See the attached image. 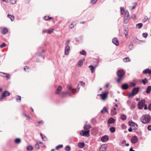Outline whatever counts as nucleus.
I'll list each match as a JSON object with an SVG mask.
<instances>
[{"label":"nucleus","instance_id":"26","mask_svg":"<svg viewBox=\"0 0 151 151\" xmlns=\"http://www.w3.org/2000/svg\"><path fill=\"white\" fill-rule=\"evenodd\" d=\"M120 118L122 120H124L126 119V116L124 114H123L121 116Z\"/></svg>","mask_w":151,"mask_h":151},{"label":"nucleus","instance_id":"21","mask_svg":"<svg viewBox=\"0 0 151 151\" xmlns=\"http://www.w3.org/2000/svg\"><path fill=\"white\" fill-rule=\"evenodd\" d=\"M143 73L145 74H147V73H151V70L149 69H146L143 71Z\"/></svg>","mask_w":151,"mask_h":151},{"label":"nucleus","instance_id":"60","mask_svg":"<svg viewBox=\"0 0 151 151\" xmlns=\"http://www.w3.org/2000/svg\"><path fill=\"white\" fill-rule=\"evenodd\" d=\"M147 129L151 131V125H149L147 127Z\"/></svg>","mask_w":151,"mask_h":151},{"label":"nucleus","instance_id":"47","mask_svg":"<svg viewBox=\"0 0 151 151\" xmlns=\"http://www.w3.org/2000/svg\"><path fill=\"white\" fill-rule=\"evenodd\" d=\"M16 99L18 101V100H19V101H20L21 99V97L20 96H16Z\"/></svg>","mask_w":151,"mask_h":151},{"label":"nucleus","instance_id":"34","mask_svg":"<svg viewBox=\"0 0 151 151\" xmlns=\"http://www.w3.org/2000/svg\"><path fill=\"white\" fill-rule=\"evenodd\" d=\"M33 149V147L31 146H28L27 147V150L28 151H32Z\"/></svg>","mask_w":151,"mask_h":151},{"label":"nucleus","instance_id":"61","mask_svg":"<svg viewBox=\"0 0 151 151\" xmlns=\"http://www.w3.org/2000/svg\"><path fill=\"white\" fill-rule=\"evenodd\" d=\"M97 0H91L92 3L93 4L95 3L97 1Z\"/></svg>","mask_w":151,"mask_h":151},{"label":"nucleus","instance_id":"2","mask_svg":"<svg viewBox=\"0 0 151 151\" xmlns=\"http://www.w3.org/2000/svg\"><path fill=\"white\" fill-rule=\"evenodd\" d=\"M124 74V71L122 70H119L117 71V74L119 78L117 80V82L119 83L123 79V76Z\"/></svg>","mask_w":151,"mask_h":151},{"label":"nucleus","instance_id":"30","mask_svg":"<svg viewBox=\"0 0 151 151\" xmlns=\"http://www.w3.org/2000/svg\"><path fill=\"white\" fill-rule=\"evenodd\" d=\"M21 142V140L19 138H17L15 140V142L17 144H19Z\"/></svg>","mask_w":151,"mask_h":151},{"label":"nucleus","instance_id":"5","mask_svg":"<svg viewBox=\"0 0 151 151\" xmlns=\"http://www.w3.org/2000/svg\"><path fill=\"white\" fill-rule=\"evenodd\" d=\"M145 101L144 100L142 99L140 101L138 104V108L139 109H142L144 105H145Z\"/></svg>","mask_w":151,"mask_h":151},{"label":"nucleus","instance_id":"41","mask_svg":"<svg viewBox=\"0 0 151 151\" xmlns=\"http://www.w3.org/2000/svg\"><path fill=\"white\" fill-rule=\"evenodd\" d=\"M120 9L121 10V14H123L124 12V9L122 7H120Z\"/></svg>","mask_w":151,"mask_h":151},{"label":"nucleus","instance_id":"8","mask_svg":"<svg viewBox=\"0 0 151 151\" xmlns=\"http://www.w3.org/2000/svg\"><path fill=\"white\" fill-rule=\"evenodd\" d=\"M108 93L107 92H102V93L100 95V96L102 100H105L107 98Z\"/></svg>","mask_w":151,"mask_h":151},{"label":"nucleus","instance_id":"27","mask_svg":"<svg viewBox=\"0 0 151 151\" xmlns=\"http://www.w3.org/2000/svg\"><path fill=\"white\" fill-rule=\"evenodd\" d=\"M8 32V30L7 29L4 28L2 31V33L3 34H5L7 33Z\"/></svg>","mask_w":151,"mask_h":151},{"label":"nucleus","instance_id":"39","mask_svg":"<svg viewBox=\"0 0 151 151\" xmlns=\"http://www.w3.org/2000/svg\"><path fill=\"white\" fill-rule=\"evenodd\" d=\"M128 30L127 29H125L124 30V33L126 37H127V36L128 35Z\"/></svg>","mask_w":151,"mask_h":151},{"label":"nucleus","instance_id":"1","mask_svg":"<svg viewBox=\"0 0 151 151\" xmlns=\"http://www.w3.org/2000/svg\"><path fill=\"white\" fill-rule=\"evenodd\" d=\"M150 119V116L149 115H144L141 118V121L143 124H147L149 122Z\"/></svg>","mask_w":151,"mask_h":151},{"label":"nucleus","instance_id":"13","mask_svg":"<svg viewBox=\"0 0 151 151\" xmlns=\"http://www.w3.org/2000/svg\"><path fill=\"white\" fill-rule=\"evenodd\" d=\"M115 122V120L112 118H110L108 121V124L109 126V124H114Z\"/></svg>","mask_w":151,"mask_h":151},{"label":"nucleus","instance_id":"31","mask_svg":"<svg viewBox=\"0 0 151 151\" xmlns=\"http://www.w3.org/2000/svg\"><path fill=\"white\" fill-rule=\"evenodd\" d=\"M108 109H107V108L106 107H104V108H103V109H102L101 111V112L102 113H103V112L104 111H105V112H108Z\"/></svg>","mask_w":151,"mask_h":151},{"label":"nucleus","instance_id":"29","mask_svg":"<svg viewBox=\"0 0 151 151\" xmlns=\"http://www.w3.org/2000/svg\"><path fill=\"white\" fill-rule=\"evenodd\" d=\"M7 16L10 18L12 21H13L14 19V16H11V15L8 14Z\"/></svg>","mask_w":151,"mask_h":151},{"label":"nucleus","instance_id":"48","mask_svg":"<svg viewBox=\"0 0 151 151\" xmlns=\"http://www.w3.org/2000/svg\"><path fill=\"white\" fill-rule=\"evenodd\" d=\"M132 18L134 20L136 18V15L135 14H133L132 16Z\"/></svg>","mask_w":151,"mask_h":151},{"label":"nucleus","instance_id":"33","mask_svg":"<svg viewBox=\"0 0 151 151\" xmlns=\"http://www.w3.org/2000/svg\"><path fill=\"white\" fill-rule=\"evenodd\" d=\"M130 60V59L128 57L125 58L123 59V61L125 62H129Z\"/></svg>","mask_w":151,"mask_h":151},{"label":"nucleus","instance_id":"7","mask_svg":"<svg viewBox=\"0 0 151 151\" xmlns=\"http://www.w3.org/2000/svg\"><path fill=\"white\" fill-rule=\"evenodd\" d=\"M129 126L134 127L133 129L134 130H136L137 129L138 125L137 124L133 122L132 121H130L129 122Z\"/></svg>","mask_w":151,"mask_h":151},{"label":"nucleus","instance_id":"44","mask_svg":"<svg viewBox=\"0 0 151 151\" xmlns=\"http://www.w3.org/2000/svg\"><path fill=\"white\" fill-rule=\"evenodd\" d=\"M68 88L69 90L72 91V93H74V91L75 90H73L71 86H68Z\"/></svg>","mask_w":151,"mask_h":151},{"label":"nucleus","instance_id":"35","mask_svg":"<svg viewBox=\"0 0 151 151\" xmlns=\"http://www.w3.org/2000/svg\"><path fill=\"white\" fill-rule=\"evenodd\" d=\"M116 114V111L111 109V114L112 115H115Z\"/></svg>","mask_w":151,"mask_h":151},{"label":"nucleus","instance_id":"16","mask_svg":"<svg viewBox=\"0 0 151 151\" xmlns=\"http://www.w3.org/2000/svg\"><path fill=\"white\" fill-rule=\"evenodd\" d=\"M62 89V87L61 86H59L58 87V88L57 89L55 93L57 94H59L60 92H61V91Z\"/></svg>","mask_w":151,"mask_h":151},{"label":"nucleus","instance_id":"57","mask_svg":"<svg viewBox=\"0 0 151 151\" xmlns=\"http://www.w3.org/2000/svg\"><path fill=\"white\" fill-rule=\"evenodd\" d=\"M0 73L1 74V75L3 77H5L6 75V74H4V73Z\"/></svg>","mask_w":151,"mask_h":151},{"label":"nucleus","instance_id":"42","mask_svg":"<svg viewBox=\"0 0 151 151\" xmlns=\"http://www.w3.org/2000/svg\"><path fill=\"white\" fill-rule=\"evenodd\" d=\"M54 29L53 28L47 31V33L49 34H51L52 32H53Z\"/></svg>","mask_w":151,"mask_h":151},{"label":"nucleus","instance_id":"6","mask_svg":"<svg viewBox=\"0 0 151 151\" xmlns=\"http://www.w3.org/2000/svg\"><path fill=\"white\" fill-rule=\"evenodd\" d=\"M89 130H82L80 132V134L83 136L88 137L90 136Z\"/></svg>","mask_w":151,"mask_h":151},{"label":"nucleus","instance_id":"17","mask_svg":"<svg viewBox=\"0 0 151 151\" xmlns=\"http://www.w3.org/2000/svg\"><path fill=\"white\" fill-rule=\"evenodd\" d=\"M129 17H124V22L125 24L127 23L129 21Z\"/></svg>","mask_w":151,"mask_h":151},{"label":"nucleus","instance_id":"18","mask_svg":"<svg viewBox=\"0 0 151 151\" xmlns=\"http://www.w3.org/2000/svg\"><path fill=\"white\" fill-rule=\"evenodd\" d=\"M84 60V59H83V60L81 59L78 62V67H81L82 65H83V62Z\"/></svg>","mask_w":151,"mask_h":151},{"label":"nucleus","instance_id":"36","mask_svg":"<svg viewBox=\"0 0 151 151\" xmlns=\"http://www.w3.org/2000/svg\"><path fill=\"white\" fill-rule=\"evenodd\" d=\"M71 150V147L69 145L66 146L65 147V150L66 151H69Z\"/></svg>","mask_w":151,"mask_h":151},{"label":"nucleus","instance_id":"4","mask_svg":"<svg viewBox=\"0 0 151 151\" xmlns=\"http://www.w3.org/2000/svg\"><path fill=\"white\" fill-rule=\"evenodd\" d=\"M10 95V93L7 91H4L1 94L0 97V100H2L5 99L6 96H9Z\"/></svg>","mask_w":151,"mask_h":151},{"label":"nucleus","instance_id":"45","mask_svg":"<svg viewBox=\"0 0 151 151\" xmlns=\"http://www.w3.org/2000/svg\"><path fill=\"white\" fill-rule=\"evenodd\" d=\"M11 3L12 4H14L16 3L17 1L16 0H10Z\"/></svg>","mask_w":151,"mask_h":151},{"label":"nucleus","instance_id":"3","mask_svg":"<svg viewBox=\"0 0 151 151\" xmlns=\"http://www.w3.org/2000/svg\"><path fill=\"white\" fill-rule=\"evenodd\" d=\"M139 91V88H135L133 89L131 92H130L128 95V97H133L136 95Z\"/></svg>","mask_w":151,"mask_h":151},{"label":"nucleus","instance_id":"24","mask_svg":"<svg viewBox=\"0 0 151 151\" xmlns=\"http://www.w3.org/2000/svg\"><path fill=\"white\" fill-rule=\"evenodd\" d=\"M143 26V24L142 23H139L136 24V27L139 29H140Z\"/></svg>","mask_w":151,"mask_h":151},{"label":"nucleus","instance_id":"56","mask_svg":"<svg viewBox=\"0 0 151 151\" xmlns=\"http://www.w3.org/2000/svg\"><path fill=\"white\" fill-rule=\"evenodd\" d=\"M144 19H145V20L143 21V22H145L148 19V18L146 16L144 17Z\"/></svg>","mask_w":151,"mask_h":151},{"label":"nucleus","instance_id":"63","mask_svg":"<svg viewBox=\"0 0 151 151\" xmlns=\"http://www.w3.org/2000/svg\"><path fill=\"white\" fill-rule=\"evenodd\" d=\"M130 103L131 102L130 100H128L127 101V103L128 105H129Z\"/></svg>","mask_w":151,"mask_h":151},{"label":"nucleus","instance_id":"50","mask_svg":"<svg viewBox=\"0 0 151 151\" xmlns=\"http://www.w3.org/2000/svg\"><path fill=\"white\" fill-rule=\"evenodd\" d=\"M6 44L5 43H4L2 45H0V47L1 48H2L3 47H6Z\"/></svg>","mask_w":151,"mask_h":151},{"label":"nucleus","instance_id":"14","mask_svg":"<svg viewBox=\"0 0 151 151\" xmlns=\"http://www.w3.org/2000/svg\"><path fill=\"white\" fill-rule=\"evenodd\" d=\"M112 42L113 43L116 45L117 46L119 45V42L117 39L115 37L114 38Z\"/></svg>","mask_w":151,"mask_h":151},{"label":"nucleus","instance_id":"53","mask_svg":"<svg viewBox=\"0 0 151 151\" xmlns=\"http://www.w3.org/2000/svg\"><path fill=\"white\" fill-rule=\"evenodd\" d=\"M70 42V40H68L66 42L65 44L66 45H68V44H69Z\"/></svg>","mask_w":151,"mask_h":151},{"label":"nucleus","instance_id":"64","mask_svg":"<svg viewBox=\"0 0 151 151\" xmlns=\"http://www.w3.org/2000/svg\"><path fill=\"white\" fill-rule=\"evenodd\" d=\"M44 19L45 20H47L49 19L48 17H45L44 18Z\"/></svg>","mask_w":151,"mask_h":151},{"label":"nucleus","instance_id":"55","mask_svg":"<svg viewBox=\"0 0 151 151\" xmlns=\"http://www.w3.org/2000/svg\"><path fill=\"white\" fill-rule=\"evenodd\" d=\"M5 77L7 79H8L10 78V76L9 74H6Z\"/></svg>","mask_w":151,"mask_h":151},{"label":"nucleus","instance_id":"22","mask_svg":"<svg viewBox=\"0 0 151 151\" xmlns=\"http://www.w3.org/2000/svg\"><path fill=\"white\" fill-rule=\"evenodd\" d=\"M91 127L89 124H86L84 126V128L85 130H89L88 129L91 128Z\"/></svg>","mask_w":151,"mask_h":151},{"label":"nucleus","instance_id":"12","mask_svg":"<svg viewBox=\"0 0 151 151\" xmlns=\"http://www.w3.org/2000/svg\"><path fill=\"white\" fill-rule=\"evenodd\" d=\"M107 147L106 145H103L101 146L100 148L99 151H106Z\"/></svg>","mask_w":151,"mask_h":151},{"label":"nucleus","instance_id":"49","mask_svg":"<svg viewBox=\"0 0 151 151\" xmlns=\"http://www.w3.org/2000/svg\"><path fill=\"white\" fill-rule=\"evenodd\" d=\"M147 35H148V34L146 32L144 33H143V34L142 35L143 37L145 38L146 37H147Z\"/></svg>","mask_w":151,"mask_h":151},{"label":"nucleus","instance_id":"52","mask_svg":"<svg viewBox=\"0 0 151 151\" xmlns=\"http://www.w3.org/2000/svg\"><path fill=\"white\" fill-rule=\"evenodd\" d=\"M80 83L81 85L83 86V87L85 85V83H84L82 81H80Z\"/></svg>","mask_w":151,"mask_h":151},{"label":"nucleus","instance_id":"32","mask_svg":"<svg viewBox=\"0 0 151 151\" xmlns=\"http://www.w3.org/2000/svg\"><path fill=\"white\" fill-rule=\"evenodd\" d=\"M80 54L81 55H86V52L85 50H82L80 52Z\"/></svg>","mask_w":151,"mask_h":151},{"label":"nucleus","instance_id":"46","mask_svg":"<svg viewBox=\"0 0 151 151\" xmlns=\"http://www.w3.org/2000/svg\"><path fill=\"white\" fill-rule=\"evenodd\" d=\"M135 103H132L131 104L130 106L132 109L134 108L135 107Z\"/></svg>","mask_w":151,"mask_h":151},{"label":"nucleus","instance_id":"54","mask_svg":"<svg viewBox=\"0 0 151 151\" xmlns=\"http://www.w3.org/2000/svg\"><path fill=\"white\" fill-rule=\"evenodd\" d=\"M35 147L37 149H39L40 148V146L38 144H36L35 145Z\"/></svg>","mask_w":151,"mask_h":151},{"label":"nucleus","instance_id":"58","mask_svg":"<svg viewBox=\"0 0 151 151\" xmlns=\"http://www.w3.org/2000/svg\"><path fill=\"white\" fill-rule=\"evenodd\" d=\"M148 109L150 111H151V103L149 104Z\"/></svg>","mask_w":151,"mask_h":151},{"label":"nucleus","instance_id":"20","mask_svg":"<svg viewBox=\"0 0 151 151\" xmlns=\"http://www.w3.org/2000/svg\"><path fill=\"white\" fill-rule=\"evenodd\" d=\"M89 68L90 69L92 73H93L95 71L96 68L93 66L90 65L89 66Z\"/></svg>","mask_w":151,"mask_h":151},{"label":"nucleus","instance_id":"40","mask_svg":"<svg viewBox=\"0 0 151 151\" xmlns=\"http://www.w3.org/2000/svg\"><path fill=\"white\" fill-rule=\"evenodd\" d=\"M63 147V145H60L57 146L55 148L57 150H58L59 148H62Z\"/></svg>","mask_w":151,"mask_h":151},{"label":"nucleus","instance_id":"19","mask_svg":"<svg viewBox=\"0 0 151 151\" xmlns=\"http://www.w3.org/2000/svg\"><path fill=\"white\" fill-rule=\"evenodd\" d=\"M78 146L81 148H82L85 146L84 142H79L78 144Z\"/></svg>","mask_w":151,"mask_h":151},{"label":"nucleus","instance_id":"43","mask_svg":"<svg viewBox=\"0 0 151 151\" xmlns=\"http://www.w3.org/2000/svg\"><path fill=\"white\" fill-rule=\"evenodd\" d=\"M136 85V84L133 82H131L130 83L129 86L132 87H134Z\"/></svg>","mask_w":151,"mask_h":151},{"label":"nucleus","instance_id":"51","mask_svg":"<svg viewBox=\"0 0 151 151\" xmlns=\"http://www.w3.org/2000/svg\"><path fill=\"white\" fill-rule=\"evenodd\" d=\"M74 27L73 25V24H71L69 26V28L70 29H72Z\"/></svg>","mask_w":151,"mask_h":151},{"label":"nucleus","instance_id":"11","mask_svg":"<svg viewBox=\"0 0 151 151\" xmlns=\"http://www.w3.org/2000/svg\"><path fill=\"white\" fill-rule=\"evenodd\" d=\"M70 47L69 45H66L65 49V54L66 55L68 54L70 50Z\"/></svg>","mask_w":151,"mask_h":151},{"label":"nucleus","instance_id":"38","mask_svg":"<svg viewBox=\"0 0 151 151\" xmlns=\"http://www.w3.org/2000/svg\"><path fill=\"white\" fill-rule=\"evenodd\" d=\"M124 17H129V12H128V11L127 10L126 11V12H125V14H124Z\"/></svg>","mask_w":151,"mask_h":151},{"label":"nucleus","instance_id":"28","mask_svg":"<svg viewBox=\"0 0 151 151\" xmlns=\"http://www.w3.org/2000/svg\"><path fill=\"white\" fill-rule=\"evenodd\" d=\"M109 130L111 132L114 133L115 131V129L114 127H111L110 128Z\"/></svg>","mask_w":151,"mask_h":151},{"label":"nucleus","instance_id":"37","mask_svg":"<svg viewBox=\"0 0 151 151\" xmlns=\"http://www.w3.org/2000/svg\"><path fill=\"white\" fill-rule=\"evenodd\" d=\"M142 82L144 85H145L146 83L147 82V79L146 78H145L144 79L142 80Z\"/></svg>","mask_w":151,"mask_h":151},{"label":"nucleus","instance_id":"9","mask_svg":"<svg viewBox=\"0 0 151 151\" xmlns=\"http://www.w3.org/2000/svg\"><path fill=\"white\" fill-rule=\"evenodd\" d=\"M138 139L136 136H133L131 139V142L133 144H135L138 141Z\"/></svg>","mask_w":151,"mask_h":151},{"label":"nucleus","instance_id":"23","mask_svg":"<svg viewBox=\"0 0 151 151\" xmlns=\"http://www.w3.org/2000/svg\"><path fill=\"white\" fill-rule=\"evenodd\" d=\"M151 90V86H148L146 89V92L147 93H150Z\"/></svg>","mask_w":151,"mask_h":151},{"label":"nucleus","instance_id":"62","mask_svg":"<svg viewBox=\"0 0 151 151\" xmlns=\"http://www.w3.org/2000/svg\"><path fill=\"white\" fill-rule=\"evenodd\" d=\"M26 69H28L29 68L27 66H25L24 68V70H26V71H27L26 70Z\"/></svg>","mask_w":151,"mask_h":151},{"label":"nucleus","instance_id":"25","mask_svg":"<svg viewBox=\"0 0 151 151\" xmlns=\"http://www.w3.org/2000/svg\"><path fill=\"white\" fill-rule=\"evenodd\" d=\"M40 135L42 139L44 140L45 141H46L47 140V139L46 137L44 135H43L41 133L40 134Z\"/></svg>","mask_w":151,"mask_h":151},{"label":"nucleus","instance_id":"59","mask_svg":"<svg viewBox=\"0 0 151 151\" xmlns=\"http://www.w3.org/2000/svg\"><path fill=\"white\" fill-rule=\"evenodd\" d=\"M68 93V92L67 91L63 92L62 93L63 96H63L64 95L67 94Z\"/></svg>","mask_w":151,"mask_h":151},{"label":"nucleus","instance_id":"15","mask_svg":"<svg viewBox=\"0 0 151 151\" xmlns=\"http://www.w3.org/2000/svg\"><path fill=\"white\" fill-rule=\"evenodd\" d=\"M122 88L123 90H126L129 88L128 85L127 83L123 84L122 86Z\"/></svg>","mask_w":151,"mask_h":151},{"label":"nucleus","instance_id":"10","mask_svg":"<svg viewBox=\"0 0 151 151\" xmlns=\"http://www.w3.org/2000/svg\"><path fill=\"white\" fill-rule=\"evenodd\" d=\"M109 139L107 135L103 136L101 138V141L103 142H106Z\"/></svg>","mask_w":151,"mask_h":151}]
</instances>
